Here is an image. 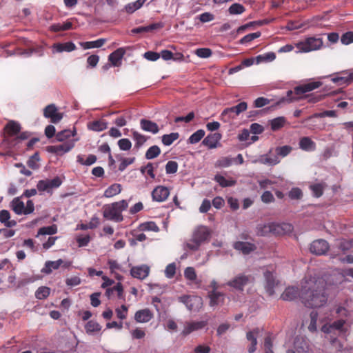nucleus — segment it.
Instances as JSON below:
<instances>
[{"instance_id":"obj_17","label":"nucleus","mask_w":353,"mask_h":353,"mask_svg":"<svg viewBox=\"0 0 353 353\" xmlns=\"http://www.w3.org/2000/svg\"><path fill=\"white\" fill-rule=\"evenodd\" d=\"M222 136L220 133L216 132L208 134L202 141V144L210 149L216 148Z\"/></svg>"},{"instance_id":"obj_43","label":"nucleus","mask_w":353,"mask_h":353,"mask_svg":"<svg viewBox=\"0 0 353 353\" xmlns=\"http://www.w3.org/2000/svg\"><path fill=\"white\" fill-rule=\"evenodd\" d=\"M132 138L135 141L134 148L139 149L147 141V137L137 131H132Z\"/></svg>"},{"instance_id":"obj_23","label":"nucleus","mask_w":353,"mask_h":353,"mask_svg":"<svg viewBox=\"0 0 353 353\" xmlns=\"http://www.w3.org/2000/svg\"><path fill=\"white\" fill-rule=\"evenodd\" d=\"M259 333V330L258 328L254 329L252 331L247 332L246 338L248 341L251 342L250 345L248 348V351L249 353H254L256 350L257 345V336Z\"/></svg>"},{"instance_id":"obj_20","label":"nucleus","mask_w":353,"mask_h":353,"mask_svg":"<svg viewBox=\"0 0 353 353\" xmlns=\"http://www.w3.org/2000/svg\"><path fill=\"white\" fill-rule=\"evenodd\" d=\"M163 27V23L162 22L154 23L145 26H139L135 28H133L131 32L133 34H141L146 33L150 32H153L154 30L161 29Z\"/></svg>"},{"instance_id":"obj_16","label":"nucleus","mask_w":353,"mask_h":353,"mask_svg":"<svg viewBox=\"0 0 353 353\" xmlns=\"http://www.w3.org/2000/svg\"><path fill=\"white\" fill-rule=\"evenodd\" d=\"M150 272V268L146 265L132 267L130 270V274L139 279H144Z\"/></svg>"},{"instance_id":"obj_63","label":"nucleus","mask_w":353,"mask_h":353,"mask_svg":"<svg viewBox=\"0 0 353 353\" xmlns=\"http://www.w3.org/2000/svg\"><path fill=\"white\" fill-rule=\"evenodd\" d=\"M288 196L291 199H301L303 196V192L299 188H293L288 193Z\"/></svg>"},{"instance_id":"obj_41","label":"nucleus","mask_w":353,"mask_h":353,"mask_svg":"<svg viewBox=\"0 0 353 353\" xmlns=\"http://www.w3.org/2000/svg\"><path fill=\"white\" fill-rule=\"evenodd\" d=\"M255 59L256 64L263 62H270L276 59V54L273 52H270L263 54L258 55L255 57Z\"/></svg>"},{"instance_id":"obj_48","label":"nucleus","mask_w":353,"mask_h":353,"mask_svg":"<svg viewBox=\"0 0 353 353\" xmlns=\"http://www.w3.org/2000/svg\"><path fill=\"white\" fill-rule=\"evenodd\" d=\"M179 137L178 132H172L169 134L162 136V143L165 145H170L172 143Z\"/></svg>"},{"instance_id":"obj_38","label":"nucleus","mask_w":353,"mask_h":353,"mask_svg":"<svg viewBox=\"0 0 353 353\" xmlns=\"http://www.w3.org/2000/svg\"><path fill=\"white\" fill-rule=\"evenodd\" d=\"M121 192V185L119 183H114L109 186L104 192V196L107 198L112 197Z\"/></svg>"},{"instance_id":"obj_5","label":"nucleus","mask_w":353,"mask_h":353,"mask_svg":"<svg viewBox=\"0 0 353 353\" xmlns=\"http://www.w3.org/2000/svg\"><path fill=\"white\" fill-rule=\"evenodd\" d=\"M210 236V231L205 226H199L194 232L192 239L186 243V247L190 250H197L201 243Z\"/></svg>"},{"instance_id":"obj_30","label":"nucleus","mask_w":353,"mask_h":353,"mask_svg":"<svg viewBox=\"0 0 353 353\" xmlns=\"http://www.w3.org/2000/svg\"><path fill=\"white\" fill-rule=\"evenodd\" d=\"M63 263V261L62 259H59L57 261H48L45 263L44 268L41 270V272L49 274L52 272V270H57L59 268Z\"/></svg>"},{"instance_id":"obj_27","label":"nucleus","mask_w":353,"mask_h":353,"mask_svg":"<svg viewBox=\"0 0 353 353\" xmlns=\"http://www.w3.org/2000/svg\"><path fill=\"white\" fill-rule=\"evenodd\" d=\"M299 148L304 151H314L316 149V143L308 137H303L299 140Z\"/></svg>"},{"instance_id":"obj_54","label":"nucleus","mask_w":353,"mask_h":353,"mask_svg":"<svg viewBox=\"0 0 353 353\" xmlns=\"http://www.w3.org/2000/svg\"><path fill=\"white\" fill-rule=\"evenodd\" d=\"M128 308L125 305H122L120 307L115 309L117 316L121 321L127 318Z\"/></svg>"},{"instance_id":"obj_52","label":"nucleus","mask_w":353,"mask_h":353,"mask_svg":"<svg viewBox=\"0 0 353 353\" xmlns=\"http://www.w3.org/2000/svg\"><path fill=\"white\" fill-rule=\"evenodd\" d=\"M50 290L46 286L39 287L35 292L37 299L42 300L46 299L50 295Z\"/></svg>"},{"instance_id":"obj_50","label":"nucleus","mask_w":353,"mask_h":353,"mask_svg":"<svg viewBox=\"0 0 353 353\" xmlns=\"http://www.w3.org/2000/svg\"><path fill=\"white\" fill-rule=\"evenodd\" d=\"M161 153V149L157 145L150 147L145 152V159H152L158 157Z\"/></svg>"},{"instance_id":"obj_42","label":"nucleus","mask_w":353,"mask_h":353,"mask_svg":"<svg viewBox=\"0 0 353 353\" xmlns=\"http://www.w3.org/2000/svg\"><path fill=\"white\" fill-rule=\"evenodd\" d=\"M292 151V147L290 145H283L276 147L274 150L275 155L279 159L281 157H285L288 156Z\"/></svg>"},{"instance_id":"obj_4","label":"nucleus","mask_w":353,"mask_h":353,"mask_svg":"<svg viewBox=\"0 0 353 353\" xmlns=\"http://www.w3.org/2000/svg\"><path fill=\"white\" fill-rule=\"evenodd\" d=\"M298 49L296 53H307L319 50L323 46V40L320 35L307 37L294 44Z\"/></svg>"},{"instance_id":"obj_32","label":"nucleus","mask_w":353,"mask_h":353,"mask_svg":"<svg viewBox=\"0 0 353 353\" xmlns=\"http://www.w3.org/2000/svg\"><path fill=\"white\" fill-rule=\"evenodd\" d=\"M54 49L57 52H71L76 49V46L72 41L61 43H55L53 46Z\"/></svg>"},{"instance_id":"obj_15","label":"nucleus","mask_w":353,"mask_h":353,"mask_svg":"<svg viewBox=\"0 0 353 353\" xmlns=\"http://www.w3.org/2000/svg\"><path fill=\"white\" fill-rule=\"evenodd\" d=\"M207 325H208L207 321H192V322L187 323L185 325L184 329L182 331V334L184 336H187L194 331H196V330L203 329Z\"/></svg>"},{"instance_id":"obj_28","label":"nucleus","mask_w":353,"mask_h":353,"mask_svg":"<svg viewBox=\"0 0 353 353\" xmlns=\"http://www.w3.org/2000/svg\"><path fill=\"white\" fill-rule=\"evenodd\" d=\"M4 130L8 137H13L20 132L21 125L14 121H10L4 127Z\"/></svg>"},{"instance_id":"obj_25","label":"nucleus","mask_w":353,"mask_h":353,"mask_svg":"<svg viewBox=\"0 0 353 353\" xmlns=\"http://www.w3.org/2000/svg\"><path fill=\"white\" fill-rule=\"evenodd\" d=\"M299 289L295 287H288L281 294V298L284 301H291L300 296Z\"/></svg>"},{"instance_id":"obj_44","label":"nucleus","mask_w":353,"mask_h":353,"mask_svg":"<svg viewBox=\"0 0 353 353\" xmlns=\"http://www.w3.org/2000/svg\"><path fill=\"white\" fill-rule=\"evenodd\" d=\"M76 134V130L71 131L70 130H63L59 132L56 134V139L58 141L62 142L70 137H74Z\"/></svg>"},{"instance_id":"obj_6","label":"nucleus","mask_w":353,"mask_h":353,"mask_svg":"<svg viewBox=\"0 0 353 353\" xmlns=\"http://www.w3.org/2000/svg\"><path fill=\"white\" fill-rule=\"evenodd\" d=\"M179 300L184 303L190 311H199L203 305L202 298L199 296L184 295L179 297Z\"/></svg>"},{"instance_id":"obj_39","label":"nucleus","mask_w":353,"mask_h":353,"mask_svg":"<svg viewBox=\"0 0 353 353\" xmlns=\"http://www.w3.org/2000/svg\"><path fill=\"white\" fill-rule=\"evenodd\" d=\"M258 161L262 164L274 165L278 164L280 160L277 156L270 157L268 154H265L261 156Z\"/></svg>"},{"instance_id":"obj_26","label":"nucleus","mask_w":353,"mask_h":353,"mask_svg":"<svg viewBox=\"0 0 353 353\" xmlns=\"http://www.w3.org/2000/svg\"><path fill=\"white\" fill-rule=\"evenodd\" d=\"M140 125L143 130L150 132L153 134H157L159 130V126L155 122L145 119H141Z\"/></svg>"},{"instance_id":"obj_29","label":"nucleus","mask_w":353,"mask_h":353,"mask_svg":"<svg viewBox=\"0 0 353 353\" xmlns=\"http://www.w3.org/2000/svg\"><path fill=\"white\" fill-rule=\"evenodd\" d=\"M210 305L214 307L224 302V294L223 293L212 290L209 293Z\"/></svg>"},{"instance_id":"obj_12","label":"nucleus","mask_w":353,"mask_h":353,"mask_svg":"<svg viewBox=\"0 0 353 353\" xmlns=\"http://www.w3.org/2000/svg\"><path fill=\"white\" fill-rule=\"evenodd\" d=\"M265 280V289L269 296H272L274 294V288L279 284V281L276 280L274 273L270 270H266L263 273Z\"/></svg>"},{"instance_id":"obj_34","label":"nucleus","mask_w":353,"mask_h":353,"mask_svg":"<svg viewBox=\"0 0 353 353\" xmlns=\"http://www.w3.org/2000/svg\"><path fill=\"white\" fill-rule=\"evenodd\" d=\"M105 39H99L96 41H85V42H80L79 45L83 49H90V48H101L105 43Z\"/></svg>"},{"instance_id":"obj_13","label":"nucleus","mask_w":353,"mask_h":353,"mask_svg":"<svg viewBox=\"0 0 353 353\" xmlns=\"http://www.w3.org/2000/svg\"><path fill=\"white\" fill-rule=\"evenodd\" d=\"M74 146V141H67L58 145H49L46 147V151L56 154L57 155H62L69 152Z\"/></svg>"},{"instance_id":"obj_51","label":"nucleus","mask_w":353,"mask_h":353,"mask_svg":"<svg viewBox=\"0 0 353 353\" xmlns=\"http://www.w3.org/2000/svg\"><path fill=\"white\" fill-rule=\"evenodd\" d=\"M57 232V227L53 224L50 226L42 227L38 231V235H52Z\"/></svg>"},{"instance_id":"obj_33","label":"nucleus","mask_w":353,"mask_h":353,"mask_svg":"<svg viewBox=\"0 0 353 353\" xmlns=\"http://www.w3.org/2000/svg\"><path fill=\"white\" fill-rule=\"evenodd\" d=\"M108 128L107 122L103 120L93 121L88 123V128L95 132H101Z\"/></svg>"},{"instance_id":"obj_62","label":"nucleus","mask_w":353,"mask_h":353,"mask_svg":"<svg viewBox=\"0 0 353 353\" xmlns=\"http://www.w3.org/2000/svg\"><path fill=\"white\" fill-rule=\"evenodd\" d=\"M118 145L121 150H129L132 147L131 141L126 138L121 139L118 141Z\"/></svg>"},{"instance_id":"obj_1","label":"nucleus","mask_w":353,"mask_h":353,"mask_svg":"<svg viewBox=\"0 0 353 353\" xmlns=\"http://www.w3.org/2000/svg\"><path fill=\"white\" fill-rule=\"evenodd\" d=\"M301 302L311 308L321 307L327 301L323 281L310 279L302 286L300 294Z\"/></svg>"},{"instance_id":"obj_36","label":"nucleus","mask_w":353,"mask_h":353,"mask_svg":"<svg viewBox=\"0 0 353 353\" xmlns=\"http://www.w3.org/2000/svg\"><path fill=\"white\" fill-rule=\"evenodd\" d=\"M273 225L274 223L258 225L256 228L257 234L259 236H267L270 234H273Z\"/></svg>"},{"instance_id":"obj_49","label":"nucleus","mask_w":353,"mask_h":353,"mask_svg":"<svg viewBox=\"0 0 353 353\" xmlns=\"http://www.w3.org/2000/svg\"><path fill=\"white\" fill-rule=\"evenodd\" d=\"M205 136V131L202 129L196 130L188 139V143L195 144L199 142L201 139Z\"/></svg>"},{"instance_id":"obj_3","label":"nucleus","mask_w":353,"mask_h":353,"mask_svg":"<svg viewBox=\"0 0 353 353\" xmlns=\"http://www.w3.org/2000/svg\"><path fill=\"white\" fill-rule=\"evenodd\" d=\"M128 207V204L125 200L105 205L103 206V216L108 220L121 222L123 220L121 212L126 210Z\"/></svg>"},{"instance_id":"obj_9","label":"nucleus","mask_w":353,"mask_h":353,"mask_svg":"<svg viewBox=\"0 0 353 353\" xmlns=\"http://www.w3.org/2000/svg\"><path fill=\"white\" fill-rule=\"evenodd\" d=\"M62 183L59 176H55L52 179H44L38 181L37 188L39 192L47 191L49 192L53 188H59Z\"/></svg>"},{"instance_id":"obj_31","label":"nucleus","mask_w":353,"mask_h":353,"mask_svg":"<svg viewBox=\"0 0 353 353\" xmlns=\"http://www.w3.org/2000/svg\"><path fill=\"white\" fill-rule=\"evenodd\" d=\"M10 214L8 210H2L0 211V222L7 228H12L17 225V221L10 220Z\"/></svg>"},{"instance_id":"obj_53","label":"nucleus","mask_w":353,"mask_h":353,"mask_svg":"<svg viewBox=\"0 0 353 353\" xmlns=\"http://www.w3.org/2000/svg\"><path fill=\"white\" fill-rule=\"evenodd\" d=\"M245 10V7L238 3H233L228 8V12L230 14H240L244 12Z\"/></svg>"},{"instance_id":"obj_11","label":"nucleus","mask_w":353,"mask_h":353,"mask_svg":"<svg viewBox=\"0 0 353 353\" xmlns=\"http://www.w3.org/2000/svg\"><path fill=\"white\" fill-rule=\"evenodd\" d=\"M330 248L329 243L324 239H317L314 241L310 247V252L315 255H324Z\"/></svg>"},{"instance_id":"obj_18","label":"nucleus","mask_w":353,"mask_h":353,"mask_svg":"<svg viewBox=\"0 0 353 353\" xmlns=\"http://www.w3.org/2000/svg\"><path fill=\"white\" fill-rule=\"evenodd\" d=\"M153 318V313L148 309H143L136 312L134 320L137 323H148Z\"/></svg>"},{"instance_id":"obj_8","label":"nucleus","mask_w":353,"mask_h":353,"mask_svg":"<svg viewBox=\"0 0 353 353\" xmlns=\"http://www.w3.org/2000/svg\"><path fill=\"white\" fill-rule=\"evenodd\" d=\"M253 278L251 275H246L244 274H239L232 280L229 281L226 285L234 288L238 291H243L244 287L250 283Z\"/></svg>"},{"instance_id":"obj_61","label":"nucleus","mask_w":353,"mask_h":353,"mask_svg":"<svg viewBox=\"0 0 353 353\" xmlns=\"http://www.w3.org/2000/svg\"><path fill=\"white\" fill-rule=\"evenodd\" d=\"M212 50L210 48H198L195 50V54L201 58H208L212 55Z\"/></svg>"},{"instance_id":"obj_55","label":"nucleus","mask_w":353,"mask_h":353,"mask_svg":"<svg viewBox=\"0 0 353 353\" xmlns=\"http://www.w3.org/2000/svg\"><path fill=\"white\" fill-rule=\"evenodd\" d=\"M261 32H254V33L248 34L244 36L239 41V43L240 44H245V43H248L249 42H251L254 39H255L256 38H259L261 36Z\"/></svg>"},{"instance_id":"obj_64","label":"nucleus","mask_w":353,"mask_h":353,"mask_svg":"<svg viewBox=\"0 0 353 353\" xmlns=\"http://www.w3.org/2000/svg\"><path fill=\"white\" fill-rule=\"evenodd\" d=\"M134 161V157L121 159V162L119 166V170L121 172L123 171L129 165L132 164Z\"/></svg>"},{"instance_id":"obj_60","label":"nucleus","mask_w":353,"mask_h":353,"mask_svg":"<svg viewBox=\"0 0 353 353\" xmlns=\"http://www.w3.org/2000/svg\"><path fill=\"white\" fill-rule=\"evenodd\" d=\"M341 42L343 45H349L353 43V32L349 31L342 34Z\"/></svg>"},{"instance_id":"obj_10","label":"nucleus","mask_w":353,"mask_h":353,"mask_svg":"<svg viewBox=\"0 0 353 353\" xmlns=\"http://www.w3.org/2000/svg\"><path fill=\"white\" fill-rule=\"evenodd\" d=\"M43 116L50 119L53 123H59L63 117V113L58 112L57 107L54 104H49L43 109Z\"/></svg>"},{"instance_id":"obj_7","label":"nucleus","mask_w":353,"mask_h":353,"mask_svg":"<svg viewBox=\"0 0 353 353\" xmlns=\"http://www.w3.org/2000/svg\"><path fill=\"white\" fill-rule=\"evenodd\" d=\"M247 108L248 103L245 101H242L237 104L236 105L232 106L231 108H225L221 114V119L226 122L229 119H233L234 117V115H233V114L238 116L241 112L245 111Z\"/></svg>"},{"instance_id":"obj_37","label":"nucleus","mask_w":353,"mask_h":353,"mask_svg":"<svg viewBox=\"0 0 353 353\" xmlns=\"http://www.w3.org/2000/svg\"><path fill=\"white\" fill-rule=\"evenodd\" d=\"M214 181L217 182L220 185V186L223 188L232 187L236 183V181L235 180L232 179H227L221 174L215 175Z\"/></svg>"},{"instance_id":"obj_46","label":"nucleus","mask_w":353,"mask_h":353,"mask_svg":"<svg viewBox=\"0 0 353 353\" xmlns=\"http://www.w3.org/2000/svg\"><path fill=\"white\" fill-rule=\"evenodd\" d=\"M286 120L283 117H276L270 121L271 129L276 131L281 129L285 125Z\"/></svg>"},{"instance_id":"obj_22","label":"nucleus","mask_w":353,"mask_h":353,"mask_svg":"<svg viewBox=\"0 0 353 353\" xmlns=\"http://www.w3.org/2000/svg\"><path fill=\"white\" fill-rule=\"evenodd\" d=\"M341 74H342L343 76L333 77L332 78V81L338 83L339 85L344 84L349 85L353 81V71L350 72L343 71Z\"/></svg>"},{"instance_id":"obj_58","label":"nucleus","mask_w":353,"mask_h":353,"mask_svg":"<svg viewBox=\"0 0 353 353\" xmlns=\"http://www.w3.org/2000/svg\"><path fill=\"white\" fill-rule=\"evenodd\" d=\"M178 163L174 161H169L165 165L166 174H174L177 172Z\"/></svg>"},{"instance_id":"obj_40","label":"nucleus","mask_w":353,"mask_h":353,"mask_svg":"<svg viewBox=\"0 0 353 353\" xmlns=\"http://www.w3.org/2000/svg\"><path fill=\"white\" fill-rule=\"evenodd\" d=\"M147 0H137L134 2L130 3L125 6V10L129 14L134 12L141 8Z\"/></svg>"},{"instance_id":"obj_19","label":"nucleus","mask_w":353,"mask_h":353,"mask_svg":"<svg viewBox=\"0 0 353 353\" xmlns=\"http://www.w3.org/2000/svg\"><path fill=\"white\" fill-rule=\"evenodd\" d=\"M293 230V226L290 223H274L273 225V234L274 235H285L290 233Z\"/></svg>"},{"instance_id":"obj_2","label":"nucleus","mask_w":353,"mask_h":353,"mask_svg":"<svg viewBox=\"0 0 353 353\" xmlns=\"http://www.w3.org/2000/svg\"><path fill=\"white\" fill-rule=\"evenodd\" d=\"M321 85L322 83L320 81H314L296 86L294 88V91L291 90H288L286 96L281 97L278 101H276L275 105H281L285 103H290L303 99H306L307 102L310 103H316L324 99L325 95L319 93H312L311 94L305 95L303 94L319 88Z\"/></svg>"},{"instance_id":"obj_35","label":"nucleus","mask_w":353,"mask_h":353,"mask_svg":"<svg viewBox=\"0 0 353 353\" xmlns=\"http://www.w3.org/2000/svg\"><path fill=\"white\" fill-rule=\"evenodd\" d=\"M10 206L12 210L17 214H23V211L25 210V205L24 203L20 200L19 197L14 198L11 203Z\"/></svg>"},{"instance_id":"obj_14","label":"nucleus","mask_w":353,"mask_h":353,"mask_svg":"<svg viewBox=\"0 0 353 353\" xmlns=\"http://www.w3.org/2000/svg\"><path fill=\"white\" fill-rule=\"evenodd\" d=\"M170 195V190L162 185L155 188L152 192V196L154 201L162 202L165 201Z\"/></svg>"},{"instance_id":"obj_24","label":"nucleus","mask_w":353,"mask_h":353,"mask_svg":"<svg viewBox=\"0 0 353 353\" xmlns=\"http://www.w3.org/2000/svg\"><path fill=\"white\" fill-rule=\"evenodd\" d=\"M234 248L244 254H248L256 249V246L249 242L236 241L234 243Z\"/></svg>"},{"instance_id":"obj_47","label":"nucleus","mask_w":353,"mask_h":353,"mask_svg":"<svg viewBox=\"0 0 353 353\" xmlns=\"http://www.w3.org/2000/svg\"><path fill=\"white\" fill-rule=\"evenodd\" d=\"M40 160L39 154L38 152H36L33 155H32L27 161V165L29 168L32 170H37L39 168V161Z\"/></svg>"},{"instance_id":"obj_59","label":"nucleus","mask_w":353,"mask_h":353,"mask_svg":"<svg viewBox=\"0 0 353 353\" xmlns=\"http://www.w3.org/2000/svg\"><path fill=\"white\" fill-rule=\"evenodd\" d=\"M184 276L185 279L191 281H194L196 279V274L195 270L192 267H188L184 271Z\"/></svg>"},{"instance_id":"obj_57","label":"nucleus","mask_w":353,"mask_h":353,"mask_svg":"<svg viewBox=\"0 0 353 353\" xmlns=\"http://www.w3.org/2000/svg\"><path fill=\"white\" fill-rule=\"evenodd\" d=\"M140 229L141 230L145 231H154L157 232L159 231V227L157 225V224L154 222L150 221V222H146L143 223L140 225Z\"/></svg>"},{"instance_id":"obj_45","label":"nucleus","mask_w":353,"mask_h":353,"mask_svg":"<svg viewBox=\"0 0 353 353\" xmlns=\"http://www.w3.org/2000/svg\"><path fill=\"white\" fill-rule=\"evenodd\" d=\"M101 329V326L97 322L94 321H89L85 325V330L89 334L99 332Z\"/></svg>"},{"instance_id":"obj_21","label":"nucleus","mask_w":353,"mask_h":353,"mask_svg":"<svg viewBox=\"0 0 353 353\" xmlns=\"http://www.w3.org/2000/svg\"><path fill=\"white\" fill-rule=\"evenodd\" d=\"M125 53V50L123 48H119L115 51L112 52L108 56V60L113 66H119L121 65V61Z\"/></svg>"},{"instance_id":"obj_56","label":"nucleus","mask_w":353,"mask_h":353,"mask_svg":"<svg viewBox=\"0 0 353 353\" xmlns=\"http://www.w3.org/2000/svg\"><path fill=\"white\" fill-rule=\"evenodd\" d=\"M233 162V158H231L230 157H225L219 159L216 161V165L221 168H227L230 166Z\"/></svg>"}]
</instances>
